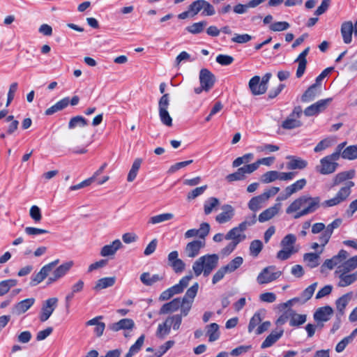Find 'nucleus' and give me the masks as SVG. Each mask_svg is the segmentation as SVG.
<instances>
[{
    "instance_id": "1",
    "label": "nucleus",
    "mask_w": 357,
    "mask_h": 357,
    "mask_svg": "<svg viewBox=\"0 0 357 357\" xmlns=\"http://www.w3.org/2000/svg\"><path fill=\"white\" fill-rule=\"evenodd\" d=\"M354 186L353 181H347L344 186L342 187L336 193L335 196L330 199L326 200L321 204L319 197H311L309 195L300 196L296 199L286 208L287 214L294 215V219H298L308 214L315 212L321 206L324 208H329L337 206L345 201L351 192V188Z\"/></svg>"
},
{
    "instance_id": "2",
    "label": "nucleus",
    "mask_w": 357,
    "mask_h": 357,
    "mask_svg": "<svg viewBox=\"0 0 357 357\" xmlns=\"http://www.w3.org/2000/svg\"><path fill=\"white\" fill-rule=\"evenodd\" d=\"M199 289L198 282H195L185 292L182 299L176 298L169 303H165L160 309V314H165L177 311L179 308L181 314L186 317L190 311L194 298H195Z\"/></svg>"
},
{
    "instance_id": "3",
    "label": "nucleus",
    "mask_w": 357,
    "mask_h": 357,
    "mask_svg": "<svg viewBox=\"0 0 357 357\" xmlns=\"http://www.w3.org/2000/svg\"><path fill=\"white\" fill-rule=\"evenodd\" d=\"M219 257L216 254L205 255L198 258L192 264V271L196 277L202 274L208 276L217 267Z\"/></svg>"
},
{
    "instance_id": "4",
    "label": "nucleus",
    "mask_w": 357,
    "mask_h": 357,
    "mask_svg": "<svg viewBox=\"0 0 357 357\" xmlns=\"http://www.w3.org/2000/svg\"><path fill=\"white\" fill-rule=\"evenodd\" d=\"M169 105V94L166 93L162 96L158 101L159 117L162 124L171 127L172 126V118L167 110Z\"/></svg>"
},
{
    "instance_id": "5",
    "label": "nucleus",
    "mask_w": 357,
    "mask_h": 357,
    "mask_svg": "<svg viewBox=\"0 0 357 357\" xmlns=\"http://www.w3.org/2000/svg\"><path fill=\"white\" fill-rule=\"evenodd\" d=\"M338 160L335 155H328L320 160V165L316 167V169L321 174H331L335 172L338 167Z\"/></svg>"
},
{
    "instance_id": "6",
    "label": "nucleus",
    "mask_w": 357,
    "mask_h": 357,
    "mask_svg": "<svg viewBox=\"0 0 357 357\" xmlns=\"http://www.w3.org/2000/svg\"><path fill=\"white\" fill-rule=\"evenodd\" d=\"M274 266H269L262 269L257 278L259 284L270 283L277 280L281 275V271H276Z\"/></svg>"
},
{
    "instance_id": "7",
    "label": "nucleus",
    "mask_w": 357,
    "mask_h": 357,
    "mask_svg": "<svg viewBox=\"0 0 357 357\" xmlns=\"http://www.w3.org/2000/svg\"><path fill=\"white\" fill-rule=\"evenodd\" d=\"M303 114L301 107H295L293 112L289 116L282 122V128L286 130H291L294 128H299L302 126L301 121L299 120Z\"/></svg>"
},
{
    "instance_id": "8",
    "label": "nucleus",
    "mask_w": 357,
    "mask_h": 357,
    "mask_svg": "<svg viewBox=\"0 0 357 357\" xmlns=\"http://www.w3.org/2000/svg\"><path fill=\"white\" fill-rule=\"evenodd\" d=\"M348 256L349 253L346 250H340L337 255L324 262L321 266V272L324 273L326 269L332 270L335 266H338Z\"/></svg>"
},
{
    "instance_id": "9",
    "label": "nucleus",
    "mask_w": 357,
    "mask_h": 357,
    "mask_svg": "<svg viewBox=\"0 0 357 357\" xmlns=\"http://www.w3.org/2000/svg\"><path fill=\"white\" fill-rule=\"evenodd\" d=\"M59 262V260L56 259L43 266L38 273L32 275L31 284L35 286L43 281Z\"/></svg>"
},
{
    "instance_id": "10",
    "label": "nucleus",
    "mask_w": 357,
    "mask_h": 357,
    "mask_svg": "<svg viewBox=\"0 0 357 357\" xmlns=\"http://www.w3.org/2000/svg\"><path fill=\"white\" fill-rule=\"evenodd\" d=\"M57 303L58 298L56 297L48 298L44 302L40 314V321L44 322L50 317V316L57 307Z\"/></svg>"
},
{
    "instance_id": "11",
    "label": "nucleus",
    "mask_w": 357,
    "mask_h": 357,
    "mask_svg": "<svg viewBox=\"0 0 357 357\" xmlns=\"http://www.w3.org/2000/svg\"><path fill=\"white\" fill-rule=\"evenodd\" d=\"M342 222V219L337 218L334 220L331 224L326 227L325 230L319 236V241L322 247H324L329 241L333 230L338 228Z\"/></svg>"
},
{
    "instance_id": "12",
    "label": "nucleus",
    "mask_w": 357,
    "mask_h": 357,
    "mask_svg": "<svg viewBox=\"0 0 357 357\" xmlns=\"http://www.w3.org/2000/svg\"><path fill=\"white\" fill-rule=\"evenodd\" d=\"M199 79L200 84L203 86L205 91H208L212 89L215 82V75L206 68L200 70Z\"/></svg>"
},
{
    "instance_id": "13",
    "label": "nucleus",
    "mask_w": 357,
    "mask_h": 357,
    "mask_svg": "<svg viewBox=\"0 0 357 357\" xmlns=\"http://www.w3.org/2000/svg\"><path fill=\"white\" fill-rule=\"evenodd\" d=\"M331 98H326L318 100L315 103L310 105L304 110V114L307 116H314L324 111L328 104L331 102Z\"/></svg>"
},
{
    "instance_id": "14",
    "label": "nucleus",
    "mask_w": 357,
    "mask_h": 357,
    "mask_svg": "<svg viewBox=\"0 0 357 357\" xmlns=\"http://www.w3.org/2000/svg\"><path fill=\"white\" fill-rule=\"evenodd\" d=\"M205 246V241L195 240L188 243L185 249L184 253L189 258H195L199 255L200 250Z\"/></svg>"
},
{
    "instance_id": "15",
    "label": "nucleus",
    "mask_w": 357,
    "mask_h": 357,
    "mask_svg": "<svg viewBox=\"0 0 357 357\" xmlns=\"http://www.w3.org/2000/svg\"><path fill=\"white\" fill-rule=\"evenodd\" d=\"M306 183L307 181L305 178H301L296 181L295 183L285 188V195L278 197L277 198V201L287 199L294 193L302 190L305 186Z\"/></svg>"
},
{
    "instance_id": "16",
    "label": "nucleus",
    "mask_w": 357,
    "mask_h": 357,
    "mask_svg": "<svg viewBox=\"0 0 357 357\" xmlns=\"http://www.w3.org/2000/svg\"><path fill=\"white\" fill-rule=\"evenodd\" d=\"M310 47H306L296 59V63H298V68L296 73V76L297 78H301L305 73L306 66H307V59L306 57L310 52Z\"/></svg>"
},
{
    "instance_id": "17",
    "label": "nucleus",
    "mask_w": 357,
    "mask_h": 357,
    "mask_svg": "<svg viewBox=\"0 0 357 357\" xmlns=\"http://www.w3.org/2000/svg\"><path fill=\"white\" fill-rule=\"evenodd\" d=\"M333 314L331 307L326 305L319 307L314 313L313 318L317 322H326L330 320Z\"/></svg>"
},
{
    "instance_id": "18",
    "label": "nucleus",
    "mask_w": 357,
    "mask_h": 357,
    "mask_svg": "<svg viewBox=\"0 0 357 357\" xmlns=\"http://www.w3.org/2000/svg\"><path fill=\"white\" fill-rule=\"evenodd\" d=\"M248 85L251 93L254 96L264 94L268 89V86H264L261 83V78L258 75L252 77L249 81Z\"/></svg>"
},
{
    "instance_id": "19",
    "label": "nucleus",
    "mask_w": 357,
    "mask_h": 357,
    "mask_svg": "<svg viewBox=\"0 0 357 357\" xmlns=\"http://www.w3.org/2000/svg\"><path fill=\"white\" fill-rule=\"evenodd\" d=\"M282 204L280 202L275 203L273 206L268 208L261 213L258 220L260 222H265L275 216L281 209Z\"/></svg>"
},
{
    "instance_id": "20",
    "label": "nucleus",
    "mask_w": 357,
    "mask_h": 357,
    "mask_svg": "<svg viewBox=\"0 0 357 357\" xmlns=\"http://www.w3.org/2000/svg\"><path fill=\"white\" fill-rule=\"evenodd\" d=\"M286 159L289 160L287 163V168L289 170L304 169L308 165L307 160L294 155H287Z\"/></svg>"
},
{
    "instance_id": "21",
    "label": "nucleus",
    "mask_w": 357,
    "mask_h": 357,
    "mask_svg": "<svg viewBox=\"0 0 357 357\" xmlns=\"http://www.w3.org/2000/svg\"><path fill=\"white\" fill-rule=\"evenodd\" d=\"M335 274H337L340 278L338 283L339 287H347L357 280V271L352 273L335 271Z\"/></svg>"
},
{
    "instance_id": "22",
    "label": "nucleus",
    "mask_w": 357,
    "mask_h": 357,
    "mask_svg": "<svg viewBox=\"0 0 357 357\" xmlns=\"http://www.w3.org/2000/svg\"><path fill=\"white\" fill-rule=\"evenodd\" d=\"M35 303L33 298L24 299L17 304H15L13 309L12 312L16 315H20L26 312Z\"/></svg>"
},
{
    "instance_id": "23",
    "label": "nucleus",
    "mask_w": 357,
    "mask_h": 357,
    "mask_svg": "<svg viewBox=\"0 0 357 357\" xmlns=\"http://www.w3.org/2000/svg\"><path fill=\"white\" fill-rule=\"evenodd\" d=\"M222 209V212L215 217V220L220 224L229 222L234 215V209L231 205H224Z\"/></svg>"
},
{
    "instance_id": "24",
    "label": "nucleus",
    "mask_w": 357,
    "mask_h": 357,
    "mask_svg": "<svg viewBox=\"0 0 357 357\" xmlns=\"http://www.w3.org/2000/svg\"><path fill=\"white\" fill-rule=\"evenodd\" d=\"M357 268V255L344 260L337 267L336 272L350 273Z\"/></svg>"
},
{
    "instance_id": "25",
    "label": "nucleus",
    "mask_w": 357,
    "mask_h": 357,
    "mask_svg": "<svg viewBox=\"0 0 357 357\" xmlns=\"http://www.w3.org/2000/svg\"><path fill=\"white\" fill-rule=\"evenodd\" d=\"M134 326V321L131 319L126 318L111 324L109 328L113 331H119L120 330H131Z\"/></svg>"
},
{
    "instance_id": "26",
    "label": "nucleus",
    "mask_w": 357,
    "mask_h": 357,
    "mask_svg": "<svg viewBox=\"0 0 357 357\" xmlns=\"http://www.w3.org/2000/svg\"><path fill=\"white\" fill-rule=\"evenodd\" d=\"M225 238L240 243L246 238V236L243 234V230L239 229V226L238 225L230 229L225 235Z\"/></svg>"
},
{
    "instance_id": "27",
    "label": "nucleus",
    "mask_w": 357,
    "mask_h": 357,
    "mask_svg": "<svg viewBox=\"0 0 357 357\" xmlns=\"http://www.w3.org/2000/svg\"><path fill=\"white\" fill-rule=\"evenodd\" d=\"M122 243L120 240H114L112 243L104 245L100 250L102 257H109L114 255L116 251L121 248Z\"/></svg>"
},
{
    "instance_id": "28",
    "label": "nucleus",
    "mask_w": 357,
    "mask_h": 357,
    "mask_svg": "<svg viewBox=\"0 0 357 357\" xmlns=\"http://www.w3.org/2000/svg\"><path fill=\"white\" fill-rule=\"evenodd\" d=\"M354 31V26L351 22H345L341 26V34L343 41L346 44L351 43L352 40V33Z\"/></svg>"
},
{
    "instance_id": "29",
    "label": "nucleus",
    "mask_w": 357,
    "mask_h": 357,
    "mask_svg": "<svg viewBox=\"0 0 357 357\" xmlns=\"http://www.w3.org/2000/svg\"><path fill=\"white\" fill-rule=\"evenodd\" d=\"M283 333L284 331L282 329L272 331L262 342L261 348L266 349L271 347L282 336Z\"/></svg>"
},
{
    "instance_id": "30",
    "label": "nucleus",
    "mask_w": 357,
    "mask_h": 357,
    "mask_svg": "<svg viewBox=\"0 0 357 357\" xmlns=\"http://www.w3.org/2000/svg\"><path fill=\"white\" fill-rule=\"evenodd\" d=\"M192 278V274L190 273L189 275L183 277L178 284L171 287L169 289L174 296L182 293L184 289L188 286L189 282Z\"/></svg>"
},
{
    "instance_id": "31",
    "label": "nucleus",
    "mask_w": 357,
    "mask_h": 357,
    "mask_svg": "<svg viewBox=\"0 0 357 357\" xmlns=\"http://www.w3.org/2000/svg\"><path fill=\"white\" fill-rule=\"evenodd\" d=\"M84 282L82 280H79L71 287L70 292H69L65 297L66 306H70V302L73 299L75 294L81 292L84 289Z\"/></svg>"
},
{
    "instance_id": "32",
    "label": "nucleus",
    "mask_w": 357,
    "mask_h": 357,
    "mask_svg": "<svg viewBox=\"0 0 357 357\" xmlns=\"http://www.w3.org/2000/svg\"><path fill=\"white\" fill-rule=\"evenodd\" d=\"M319 87L320 86H317V84H312L301 96V101L303 102H308L314 100L317 96L319 93Z\"/></svg>"
},
{
    "instance_id": "33",
    "label": "nucleus",
    "mask_w": 357,
    "mask_h": 357,
    "mask_svg": "<svg viewBox=\"0 0 357 357\" xmlns=\"http://www.w3.org/2000/svg\"><path fill=\"white\" fill-rule=\"evenodd\" d=\"M356 174V172L354 169H351L349 171L342 172L335 175L333 178V185H338L339 184L346 181L349 179H351L354 178Z\"/></svg>"
},
{
    "instance_id": "34",
    "label": "nucleus",
    "mask_w": 357,
    "mask_h": 357,
    "mask_svg": "<svg viewBox=\"0 0 357 357\" xmlns=\"http://www.w3.org/2000/svg\"><path fill=\"white\" fill-rule=\"evenodd\" d=\"M116 282L115 277L102 278L97 280L93 289L96 291L112 287Z\"/></svg>"
},
{
    "instance_id": "35",
    "label": "nucleus",
    "mask_w": 357,
    "mask_h": 357,
    "mask_svg": "<svg viewBox=\"0 0 357 357\" xmlns=\"http://www.w3.org/2000/svg\"><path fill=\"white\" fill-rule=\"evenodd\" d=\"M289 325L294 327H298L303 324L307 320L306 314H299L292 310H289Z\"/></svg>"
},
{
    "instance_id": "36",
    "label": "nucleus",
    "mask_w": 357,
    "mask_h": 357,
    "mask_svg": "<svg viewBox=\"0 0 357 357\" xmlns=\"http://www.w3.org/2000/svg\"><path fill=\"white\" fill-rule=\"evenodd\" d=\"M69 102L70 98L68 97L64 98L46 109L45 114L48 116L52 115L59 111L65 109L69 105Z\"/></svg>"
},
{
    "instance_id": "37",
    "label": "nucleus",
    "mask_w": 357,
    "mask_h": 357,
    "mask_svg": "<svg viewBox=\"0 0 357 357\" xmlns=\"http://www.w3.org/2000/svg\"><path fill=\"white\" fill-rule=\"evenodd\" d=\"M163 279L162 275L158 274H154L151 275V274L148 272L143 273L140 275L141 282L146 286H152L155 282L161 281Z\"/></svg>"
},
{
    "instance_id": "38",
    "label": "nucleus",
    "mask_w": 357,
    "mask_h": 357,
    "mask_svg": "<svg viewBox=\"0 0 357 357\" xmlns=\"http://www.w3.org/2000/svg\"><path fill=\"white\" fill-rule=\"evenodd\" d=\"M351 298V293H348L344 294L341 297H340L335 302L336 307L338 311V314L337 316H342L344 313V309L346 306L348 305L349 301Z\"/></svg>"
},
{
    "instance_id": "39",
    "label": "nucleus",
    "mask_w": 357,
    "mask_h": 357,
    "mask_svg": "<svg viewBox=\"0 0 357 357\" xmlns=\"http://www.w3.org/2000/svg\"><path fill=\"white\" fill-rule=\"evenodd\" d=\"M102 319L101 316L96 317L86 322V326H95L94 333L98 337H100L105 331V324L103 322H100L99 319Z\"/></svg>"
},
{
    "instance_id": "40",
    "label": "nucleus",
    "mask_w": 357,
    "mask_h": 357,
    "mask_svg": "<svg viewBox=\"0 0 357 357\" xmlns=\"http://www.w3.org/2000/svg\"><path fill=\"white\" fill-rule=\"evenodd\" d=\"M206 335L208 336V341L212 342L220 337L219 326L216 323H212L206 326Z\"/></svg>"
},
{
    "instance_id": "41",
    "label": "nucleus",
    "mask_w": 357,
    "mask_h": 357,
    "mask_svg": "<svg viewBox=\"0 0 357 357\" xmlns=\"http://www.w3.org/2000/svg\"><path fill=\"white\" fill-rule=\"evenodd\" d=\"M86 126H88V121L84 117L75 116L70 119L68 127L70 130H73L77 127L84 128Z\"/></svg>"
},
{
    "instance_id": "42",
    "label": "nucleus",
    "mask_w": 357,
    "mask_h": 357,
    "mask_svg": "<svg viewBox=\"0 0 357 357\" xmlns=\"http://www.w3.org/2000/svg\"><path fill=\"white\" fill-rule=\"evenodd\" d=\"M303 260L307 266L314 268L319 264V254L313 252L306 253L303 256Z\"/></svg>"
},
{
    "instance_id": "43",
    "label": "nucleus",
    "mask_w": 357,
    "mask_h": 357,
    "mask_svg": "<svg viewBox=\"0 0 357 357\" xmlns=\"http://www.w3.org/2000/svg\"><path fill=\"white\" fill-rule=\"evenodd\" d=\"M266 202L261 195L252 197L248 202V206L249 209L253 212H256L262 208L263 204Z\"/></svg>"
},
{
    "instance_id": "44",
    "label": "nucleus",
    "mask_w": 357,
    "mask_h": 357,
    "mask_svg": "<svg viewBox=\"0 0 357 357\" xmlns=\"http://www.w3.org/2000/svg\"><path fill=\"white\" fill-rule=\"evenodd\" d=\"M74 263L73 261H68L58 266L53 273L59 279H60L70 271Z\"/></svg>"
},
{
    "instance_id": "45",
    "label": "nucleus",
    "mask_w": 357,
    "mask_h": 357,
    "mask_svg": "<svg viewBox=\"0 0 357 357\" xmlns=\"http://www.w3.org/2000/svg\"><path fill=\"white\" fill-rule=\"evenodd\" d=\"M317 286V282H314L313 284L308 286L306 289H305L302 291L301 296L298 297L300 298L299 302H301V303H305L308 300H310L312 298V296H313Z\"/></svg>"
},
{
    "instance_id": "46",
    "label": "nucleus",
    "mask_w": 357,
    "mask_h": 357,
    "mask_svg": "<svg viewBox=\"0 0 357 357\" xmlns=\"http://www.w3.org/2000/svg\"><path fill=\"white\" fill-rule=\"evenodd\" d=\"M142 163V159L141 158H136L134 160L131 169L128 174L127 181L128 182H132L135 179L137 175L138 170L139 169Z\"/></svg>"
},
{
    "instance_id": "47",
    "label": "nucleus",
    "mask_w": 357,
    "mask_h": 357,
    "mask_svg": "<svg viewBox=\"0 0 357 357\" xmlns=\"http://www.w3.org/2000/svg\"><path fill=\"white\" fill-rule=\"evenodd\" d=\"M17 284V280L8 279L0 282V296H3L6 294L9 290L15 287Z\"/></svg>"
},
{
    "instance_id": "48",
    "label": "nucleus",
    "mask_w": 357,
    "mask_h": 357,
    "mask_svg": "<svg viewBox=\"0 0 357 357\" xmlns=\"http://www.w3.org/2000/svg\"><path fill=\"white\" fill-rule=\"evenodd\" d=\"M342 158L349 160L357 159V144L345 148L342 153Z\"/></svg>"
},
{
    "instance_id": "49",
    "label": "nucleus",
    "mask_w": 357,
    "mask_h": 357,
    "mask_svg": "<svg viewBox=\"0 0 357 357\" xmlns=\"http://www.w3.org/2000/svg\"><path fill=\"white\" fill-rule=\"evenodd\" d=\"M220 204L219 199L216 197H209L204 204V211L206 215H209L213 210Z\"/></svg>"
},
{
    "instance_id": "50",
    "label": "nucleus",
    "mask_w": 357,
    "mask_h": 357,
    "mask_svg": "<svg viewBox=\"0 0 357 357\" xmlns=\"http://www.w3.org/2000/svg\"><path fill=\"white\" fill-rule=\"evenodd\" d=\"M174 218V214L171 213H162L149 218L148 223L152 225L159 224L160 222L172 220Z\"/></svg>"
},
{
    "instance_id": "51",
    "label": "nucleus",
    "mask_w": 357,
    "mask_h": 357,
    "mask_svg": "<svg viewBox=\"0 0 357 357\" xmlns=\"http://www.w3.org/2000/svg\"><path fill=\"white\" fill-rule=\"evenodd\" d=\"M171 331V326L166 319L163 323L160 324L158 326L156 331V336L158 338L164 339L166 335L169 334Z\"/></svg>"
},
{
    "instance_id": "52",
    "label": "nucleus",
    "mask_w": 357,
    "mask_h": 357,
    "mask_svg": "<svg viewBox=\"0 0 357 357\" xmlns=\"http://www.w3.org/2000/svg\"><path fill=\"white\" fill-rule=\"evenodd\" d=\"M276 180H279V172L275 170L266 172L261 177V181L264 183H269Z\"/></svg>"
},
{
    "instance_id": "53",
    "label": "nucleus",
    "mask_w": 357,
    "mask_h": 357,
    "mask_svg": "<svg viewBox=\"0 0 357 357\" xmlns=\"http://www.w3.org/2000/svg\"><path fill=\"white\" fill-rule=\"evenodd\" d=\"M243 262V259L241 257H236L226 266H224V267L227 272L231 273L239 268L242 265Z\"/></svg>"
},
{
    "instance_id": "54",
    "label": "nucleus",
    "mask_w": 357,
    "mask_h": 357,
    "mask_svg": "<svg viewBox=\"0 0 357 357\" xmlns=\"http://www.w3.org/2000/svg\"><path fill=\"white\" fill-rule=\"evenodd\" d=\"M206 24L207 22L206 21H201L187 26L186 30L192 34H197L203 31Z\"/></svg>"
},
{
    "instance_id": "55",
    "label": "nucleus",
    "mask_w": 357,
    "mask_h": 357,
    "mask_svg": "<svg viewBox=\"0 0 357 357\" xmlns=\"http://www.w3.org/2000/svg\"><path fill=\"white\" fill-rule=\"evenodd\" d=\"M263 248V243L259 240H254L250 245V252L253 257H257Z\"/></svg>"
},
{
    "instance_id": "56",
    "label": "nucleus",
    "mask_w": 357,
    "mask_h": 357,
    "mask_svg": "<svg viewBox=\"0 0 357 357\" xmlns=\"http://www.w3.org/2000/svg\"><path fill=\"white\" fill-rule=\"evenodd\" d=\"M174 344V341L169 340L166 342L164 344L161 345L157 351L153 355L149 357H161L163 354H165L170 348H172Z\"/></svg>"
},
{
    "instance_id": "57",
    "label": "nucleus",
    "mask_w": 357,
    "mask_h": 357,
    "mask_svg": "<svg viewBox=\"0 0 357 357\" xmlns=\"http://www.w3.org/2000/svg\"><path fill=\"white\" fill-rule=\"evenodd\" d=\"M182 317H183V315L181 314V313L180 314H174L173 316L168 317L167 320L169 325L171 326H172L174 330H178L182 322Z\"/></svg>"
},
{
    "instance_id": "58",
    "label": "nucleus",
    "mask_w": 357,
    "mask_h": 357,
    "mask_svg": "<svg viewBox=\"0 0 357 357\" xmlns=\"http://www.w3.org/2000/svg\"><path fill=\"white\" fill-rule=\"evenodd\" d=\"M207 185H204L200 187H197L190 192H189L187 195L188 200H192L197 198V197L202 195L207 189Z\"/></svg>"
},
{
    "instance_id": "59",
    "label": "nucleus",
    "mask_w": 357,
    "mask_h": 357,
    "mask_svg": "<svg viewBox=\"0 0 357 357\" xmlns=\"http://www.w3.org/2000/svg\"><path fill=\"white\" fill-rule=\"evenodd\" d=\"M253 158L254 155L252 153H246L241 157L236 158L232 162V166L233 167H238L243 163L249 162Z\"/></svg>"
},
{
    "instance_id": "60",
    "label": "nucleus",
    "mask_w": 357,
    "mask_h": 357,
    "mask_svg": "<svg viewBox=\"0 0 357 357\" xmlns=\"http://www.w3.org/2000/svg\"><path fill=\"white\" fill-rule=\"evenodd\" d=\"M257 222L256 215L253 214L245 218V220L238 225L239 229L245 231L249 227L252 226Z\"/></svg>"
},
{
    "instance_id": "61",
    "label": "nucleus",
    "mask_w": 357,
    "mask_h": 357,
    "mask_svg": "<svg viewBox=\"0 0 357 357\" xmlns=\"http://www.w3.org/2000/svg\"><path fill=\"white\" fill-rule=\"evenodd\" d=\"M261 320L262 318L261 314L259 312H255L250 320L248 327V332H252L254 328L261 323Z\"/></svg>"
},
{
    "instance_id": "62",
    "label": "nucleus",
    "mask_w": 357,
    "mask_h": 357,
    "mask_svg": "<svg viewBox=\"0 0 357 357\" xmlns=\"http://www.w3.org/2000/svg\"><path fill=\"white\" fill-rule=\"evenodd\" d=\"M296 241V238L294 234H289L285 236L282 241H281V245L284 248H294V244L295 243Z\"/></svg>"
},
{
    "instance_id": "63",
    "label": "nucleus",
    "mask_w": 357,
    "mask_h": 357,
    "mask_svg": "<svg viewBox=\"0 0 357 357\" xmlns=\"http://www.w3.org/2000/svg\"><path fill=\"white\" fill-rule=\"evenodd\" d=\"M29 215L35 222H39L42 220L41 211L38 206L33 205L31 207Z\"/></svg>"
},
{
    "instance_id": "64",
    "label": "nucleus",
    "mask_w": 357,
    "mask_h": 357,
    "mask_svg": "<svg viewBox=\"0 0 357 357\" xmlns=\"http://www.w3.org/2000/svg\"><path fill=\"white\" fill-rule=\"evenodd\" d=\"M202 0H197V1H193L188 7L190 13H191V16H195L197 14H198V13L202 10V8H203V4H202Z\"/></svg>"
}]
</instances>
